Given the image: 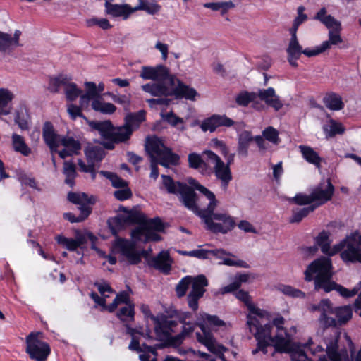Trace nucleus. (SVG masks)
<instances>
[{
  "mask_svg": "<svg viewBox=\"0 0 361 361\" xmlns=\"http://www.w3.org/2000/svg\"><path fill=\"white\" fill-rule=\"evenodd\" d=\"M162 184L170 194L179 195L183 204L193 213L200 216L203 213H210L219 204L213 192L202 185L193 178H188L187 183L175 182L169 176L161 175Z\"/></svg>",
  "mask_w": 361,
  "mask_h": 361,
  "instance_id": "1",
  "label": "nucleus"
},
{
  "mask_svg": "<svg viewBox=\"0 0 361 361\" xmlns=\"http://www.w3.org/2000/svg\"><path fill=\"white\" fill-rule=\"evenodd\" d=\"M269 320L268 317L261 319L257 317V325L256 330H250L257 341V348L252 350V354L261 351L264 354H270L271 356L275 353H290L293 348L291 344V336L287 333L283 327L284 319L278 317L273 319V323H264Z\"/></svg>",
  "mask_w": 361,
  "mask_h": 361,
  "instance_id": "2",
  "label": "nucleus"
},
{
  "mask_svg": "<svg viewBox=\"0 0 361 361\" xmlns=\"http://www.w3.org/2000/svg\"><path fill=\"white\" fill-rule=\"evenodd\" d=\"M133 223L140 224L131 232V237L135 242H157L161 240L158 233L164 231L165 225L159 218L147 219L142 213L130 210L108 221L109 228L114 235H116L126 225Z\"/></svg>",
  "mask_w": 361,
  "mask_h": 361,
  "instance_id": "3",
  "label": "nucleus"
},
{
  "mask_svg": "<svg viewBox=\"0 0 361 361\" xmlns=\"http://www.w3.org/2000/svg\"><path fill=\"white\" fill-rule=\"evenodd\" d=\"M305 280L310 281L314 279V288L316 290H324L329 293L332 290H336L344 298H350L355 295L359 290V288L355 287L351 290L346 288L338 285L331 281V262L329 257H321L312 262L305 271Z\"/></svg>",
  "mask_w": 361,
  "mask_h": 361,
  "instance_id": "4",
  "label": "nucleus"
},
{
  "mask_svg": "<svg viewBox=\"0 0 361 361\" xmlns=\"http://www.w3.org/2000/svg\"><path fill=\"white\" fill-rule=\"evenodd\" d=\"M200 319L202 320L199 324L201 332H197L196 337L198 342L204 345L211 354L200 350L197 351V354L207 361H216V359L226 361L224 353L226 348L217 342L210 330V328L214 329L225 326V322L217 316L205 312L200 313Z\"/></svg>",
  "mask_w": 361,
  "mask_h": 361,
  "instance_id": "5",
  "label": "nucleus"
},
{
  "mask_svg": "<svg viewBox=\"0 0 361 361\" xmlns=\"http://www.w3.org/2000/svg\"><path fill=\"white\" fill-rule=\"evenodd\" d=\"M254 279V276L251 274H238L230 284L221 288L219 290V293L222 295L233 293L235 297L246 305L249 310L247 324L250 330L257 329V317L261 319L268 317V312L259 308L252 302L248 292L239 289L243 283H249L251 279Z\"/></svg>",
  "mask_w": 361,
  "mask_h": 361,
  "instance_id": "6",
  "label": "nucleus"
},
{
  "mask_svg": "<svg viewBox=\"0 0 361 361\" xmlns=\"http://www.w3.org/2000/svg\"><path fill=\"white\" fill-rule=\"evenodd\" d=\"M310 310L320 312L318 320L319 324L325 328L341 326L348 322L353 315L350 306L345 305L334 309L327 299L321 300L318 305H311Z\"/></svg>",
  "mask_w": 361,
  "mask_h": 361,
  "instance_id": "7",
  "label": "nucleus"
},
{
  "mask_svg": "<svg viewBox=\"0 0 361 361\" xmlns=\"http://www.w3.org/2000/svg\"><path fill=\"white\" fill-rule=\"evenodd\" d=\"M192 289L188 295V304L193 311L198 309V301L205 293V287L208 286V281L204 275L197 276H186L183 278L176 287V294L179 298L184 296L189 286Z\"/></svg>",
  "mask_w": 361,
  "mask_h": 361,
  "instance_id": "8",
  "label": "nucleus"
},
{
  "mask_svg": "<svg viewBox=\"0 0 361 361\" xmlns=\"http://www.w3.org/2000/svg\"><path fill=\"white\" fill-rule=\"evenodd\" d=\"M145 149L151 160L159 161V164L168 168L170 165L178 164L180 157L166 147L161 138L157 136L148 137L146 139Z\"/></svg>",
  "mask_w": 361,
  "mask_h": 361,
  "instance_id": "9",
  "label": "nucleus"
},
{
  "mask_svg": "<svg viewBox=\"0 0 361 361\" xmlns=\"http://www.w3.org/2000/svg\"><path fill=\"white\" fill-rule=\"evenodd\" d=\"M25 353L33 361H47L51 354V347L43 340V333L31 332L25 338Z\"/></svg>",
  "mask_w": 361,
  "mask_h": 361,
  "instance_id": "10",
  "label": "nucleus"
},
{
  "mask_svg": "<svg viewBox=\"0 0 361 361\" xmlns=\"http://www.w3.org/2000/svg\"><path fill=\"white\" fill-rule=\"evenodd\" d=\"M314 19L321 22L329 30V39L322 43L325 51L333 45H338L343 42L341 36V23L332 16L327 14L326 8H322L315 15Z\"/></svg>",
  "mask_w": 361,
  "mask_h": 361,
  "instance_id": "11",
  "label": "nucleus"
},
{
  "mask_svg": "<svg viewBox=\"0 0 361 361\" xmlns=\"http://www.w3.org/2000/svg\"><path fill=\"white\" fill-rule=\"evenodd\" d=\"M200 217L204 221L206 228L214 233H227L235 225L233 218L227 213L206 212Z\"/></svg>",
  "mask_w": 361,
  "mask_h": 361,
  "instance_id": "12",
  "label": "nucleus"
},
{
  "mask_svg": "<svg viewBox=\"0 0 361 361\" xmlns=\"http://www.w3.org/2000/svg\"><path fill=\"white\" fill-rule=\"evenodd\" d=\"M326 336L324 341L326 345V352L331 361H361V347L358 350L355 359H348L347 350L338 349V341L340 337V332L336 329H331L329 332L326 331Z\"/></svg>",
  "mask_w": 361,
  "mask_h": 361,
  "instance_id": "13",
  "label": "nucleus"
},
{
  "mask_svg": "<svg viewBox=\"0 0 361 361\" xmlns=\"http://www.w3.org/2000/svg\"><path fill=\"white\" fill-rule=\"evenodd\" d=\"M203 154L207 161L213 164V170L215 176L221 181V188L224 191L228 188V184L232 180V173L228 165L226 164L221 158L211 150H205Z\"/></svg>",
  "mask_w": 361,
  "mask_h": 361,
  "instance_id": "14",
  "label": "nucleus"
},
{
  "mask_svg": "<svg viewBox=\"0 0 361 361\" xmlns=\"http://www.w3.org/2000/svg\"><path fill=\"white\" fill-rule=\"evenodd\" d=\"M114 250L123 260L130 264H138L141 261L142 255L145 253V251L140 252L137 250L135 243L123 238H118L116 240Z\"/></svg>",
  "mask_w": 361,
  "mask_h": 361,
  "instance_id": "15",
  "label": "nucleus"
},
{
  "mask_svg": "<svg viewBox=\"0 0 361 361\" xmlns=\"http://www.w3.org/2000/svg\"><path fill=\"white\" fill-rule=\"evenodd\" d=\"M140 76L143 80H152L153 81H169L171 85L175 84L174 77L169 74V69L163 66H143Z\"/></svg>",
  "mask_w": 361,
  "mask_h": 361,
  "instance_id": "16",
  "label": "nucleus"
},
{
  "mask_svg": "<svg viewBox=\"0 0 361 361\" xmlns=\"http://www.w3.org/2000/svg\"><path fill=\"white\" fill-rule=\"evenodd\" d=\"M356 235H351L342 240L341 257L346 262H361V247L355 244Z\"/></svg>",
  "mask_w": 361,
  "mask_h": 361,
  "instance_id": "17",
  "label": "nucleus"
},
{
  "mask_svg": "<svg viewBox=\"0 0 361 361\" xmlns=\"http://www.w3.org/2000/svg\"><path fill=\"white\" fill-rule=\"evenodd\" d=\"M334 192V187L329 180L320 183L311 191L313 207L315 209L331 200Z\"/></svg>",
  "mask_w": 361,
  "mask_h": 361,
  "instance_id": "18",
  "label": "nucleus"
},
{
  "mask_svg": "<svg viewBox=\"0 0 361 361\" xmlns=\"http://www.w3.org/2000/svg\"><path fill=\"white\" fill-rule=\"evenodd\" d=\"M153 319L155 324L154 330L160 338H169L178 326V321L166 315L157 316Z\"/></svg>",
  "mask_w": 361,
  "mask_h": 361,
  "instance_id": "19",
  "label": "nucleus"
},
{
  "mask_svg": "<svg viewBox=\"0 0 361 361\" xmlns=\"http://www.w3.org/2000/svg\"><path fill=\"white\" fill-rule=\"evenodd\" d=\"M42 137L51 153L57 152L63 137L55 132L54 126L50 122L44 123L42 128Z\"/></svg>",
  "mask_w": 361,
  "mask_h": 361,
  "instance_id": "20",
  "label": "nucleus"
},
{
  "mask_svg": "<svg viewBox=\"0 0 361 361\" xmlns=\"http://www.w3.org/2000/svg\"><path fill=\"white\" fill-rule=\"evenodd\" d=\"M68 200L74 204L78 205V208L81 213L84 210L87 212V216L92 212L91 204H94L95 199L93 196L89 197L84 192H69Z\"/></svg>",
  "mask_w": 361,
  "mask_h": 361,
  "instance_id": "21",
  "label": "nucleus"
},
{
  "mask_svg": "<svg viewBox=\"0 0 361 361\" xmlns=\"http://www.w3.org/2000/svg\"><path fill=\"white\" fill-rule=\"evenodd\" d=\"M132 129L129 128L125 123L118 128L114 127L111 141H103L104 147L108 149H113L115 143L126 142L132 135Z\"/></svg>",
  "mask_w": 361,
  "mask_h": 361,
  "instance_id": "22",
  "label": "nucleus"
},
{
  "mask_svg": "<svg viewBox=\"0 0 361 361\" xmlns=\"http://www.w3.org/2000/svg\"><path fill=\"white\" fill-rule=\"evenodd\" d=\"M172 259L168 251L162 250L157 256L151 258L148 264L161 272L167 274L171 269Z\"/></svg>",
  "mask_w": 361,
  "mask_h": 361,
  "instance_id": "23",
  "label": "nucleus"
},
{
  "mask_svg": "<svg viewBox=\"0 0 361 361\" xmlns=\"http://www.w3.org/2000/svg\"><path fill=\"white\" fill-rule=\"evenodd\" d=\"M257 98L264 102L267 106L273 108L275 111H279L283 107V102L273 87L259 89L257 92Z\"/></svg>",
  "mask_w": 361,
  "mask_h": 361,
  "instance_id": "24",
  "label": "nucleus"
},
{
  "mask_svg": "<svg viewBox=\"0 0 361 361\" xmlns=\"http://www.w3.org/2000/svg\"><path fill=\"white\" fill-rule=\"evenodd\" d=\"M105 8L107 14L114 18H121L124 20H127L130 15L135 12L134 7H132L128 4H113L109 1H106Z\"/></svg>",
  "mask_w": 361,
  "mask_h": 361,
  "instance_id": "25",
  "label": "nucleus"
},
{
  "mask_svg": "<svg viewBox=\"0 0 361 361\" xmlns=\"http://www.w3.org/2000/svg\"><path fill=\"white\" fill-rule=\"evenodd\" d=\"M330 233L326 231H322L315 238V243L321 247L322 252L329 255H334L341 251L343 244H337L333 247H330L331 240L329 239Z\"/></svg>",
  "mask_w": 361,
  "mask_h": 361,
  "instance_id": "26",
  "label": "nucleus"
},
{
  "mask_svg": "<svg viewBox=\"0 0 361 361\" xmlns=\"http://www.w3.org/2000/svg\"><path fill=\"white\" fill-rule=\"evenodd\" d=\"M60 145L64 147L63 149L61 151L57 150L59 156L61 159L78 154L81 150L80 142L69 136L63 137Z\"/></svg>",
  "mask_w": 361,
  "mask_h": 361,
  "instance_id": "27",
  "label": "nucleus"
},
{
  "mask_svg": "<svg viewBox=\"0 0 361 361\" xmlns=\"http://www.w3.org/2000/svg\"><path fill=\"white\" fill-rule=\"evenodd\" d=\"M169 81H157L143 85L142 90L152 96H169L171 94V90L167 87Z\"/></svg>",
  "mask_w": 361,
  "mask_h": 361,
  "instance_id": "28",
  "label": "nucleus"
},
{
  "mask_svg": "<svg viewBox=\"0 0 361 361\" xmlns=\"http://www.w3.org/2000/svg\"><path fill=\"white\" fill-rule=\"evenodd\" d=\"M129 349L132 350H136L137 352L145 351L144 353L140 355L139 357L141 361H157L156 356L157 352L154 348L151 346H148L147 345H143L142 349L140 346L139 341L135 338V337L132 338L131 342L128 346Z\"/></svg>",
  "mask_w": 361,
  "mask_h": 361,
  "instance_id": "29",
  "label": "nucleus"
},
{
  "mask_svg": "<svg viewBox=\"0 0 361 361\" xmlns=\"http://www.w3.org/2000/svg\"><path fill=\"white\" fill-rule=\"evenodd\" d=\"M171 90L170 96H175L176 98H185V99L195 101L197 96V92L192 87L185 85L180 80H177V85Z\"/></svg>",
  "mask_w": 361,
  "mask_h": 361,
  "instance_id": "30",
  "label": "nucleus"
},
{
  "mask_svg": "<svg viewBox=\"0 0 361 361\" xmlns=\"http://www.w3.org/2000/svg\"><path fill=\"white\" fill-rule=\"evenodd\" d=\"M212 255L218 259H222V262L220 264H224L227 266H234L243 268H247L249 266L247 263L241 259H234L231 258H226L225 256L231 255L229 252H227L224 249H214L208 250V255Z\"/></svg>",
  "mask_w": 361,
  "mask_h": 361,
  "instance_id": "31",
  "label": "nucleus"
},
{
  "mask_svg": "<svg viewBox=\"0 0 361 361\" xmlns=\"http://www.w3.org/2000/svg\"><path fill=\"white\" fill-rule=\"evenodd\" d=\"M257 92L242 91L235 97V102L241 106H247L250 103H252V107L260 110L264 106L257 101Z\"/></svg>",
  "mask_w": 361,
  "mask_h": 361,
  "instance_id": "32",
  "label": "nucleus"
},
{
  "mask_svg": "<svg viewBox=\"0 0 361 361\" xmlns=\"http://www.w3.org/2000/svg\"><path fill=\"white\" fill-rule=\"evenodd\" d=\"M89 126L92 129L96 130L99 132L101 137L104 139V141H111L114 130V126L111 121H92L89 122Z\"/></svg>",
  "mask_w": 361,
  "mask_h": 361,
  "instance_id": "33",
  "label": "nucleus"
},
{
  "mask_svg": "<svg viewBox=\"0 0 361 361\" xmlns=\"http://www.w3.org/2000/svg\"><path fill=\"white\" fill-rule=\"evenodd\" d=\"M20 32L16 30L14 36L0 32V51L9 52L19 44Z\"/></svg>",
  "mask_w": 361,
  "mask_h": 361,
  "instance_id": "34",
  "label": "nucleus"
},
{
  "mask_svg": "<svg viewBox=\"0 0 361 361\" xmlns=\"http://www.w3.org/2000/svg\"><path fill=\"white\" fill-rule=\"evenodd\" d=\"M85 92L80 95V104L82 107H87L90 101L99 99L100 97L96 89V84L93 82H85Z\"/></svg>",
  "mask_w": 361,
  "mask_h": 361,
  "instance_id": "35",
  "label": "nucleus"
},
{
  "mask_svg": "<svg viewBox=\"0 0 361 361\" xmlns=\"http://www.w3.org/2000/svg\"><path fill=\"white\" fill-rule=\"evenodd\" d=\"M56 240L59 245L66 247L69 251H76L85 242V238L82 235H79L75 239H73L59 235L56 237Z\"/></svg>",
  "mask_w": 361,
  "mask_h": 361,
  "instance_id": "36",
  "label": "nucleus"
},
{
  "mask_svg": "<svg viewBox=\"0 0 361 361\" xmlns=\"http://www.w3.org/2000/svg\"><path fill=\"white\" fill-rule=\"evenodd\" d=\"M87 165H95L100 162L104 157V151L99 146L89 145L85 149Z\"/></svg>",
  "mask_w": 361,
  "mask_h": 361,
  "instance_id": "37",
  "label": "nucleus"
},
{
  "mask_svg": "<svg viewBox=\"0 0 361 361\" xmlns=\"http://www.w3.org/2000/svg\"><path fill=\"white\" fill-rule=\"evenodd\" d=\"M288 53V61L293 67L298 66L297 61L302 54V48L300 45L298 40H290L288 47L286 49Z\"/></svg>",
  "mask_w": 361,
  "mask_h": 361,
  "instance_id": "38",
  "label": "nucleus"
},
{
  "mask_svg": "<svg viewBox=\"0 0 361 361\" xmlns=\"http://www.w3.org/2000/svg\"><path fill=\"white\" fill-rule=\"evenodd\" d=\"M13 98V93L8 89H0V115H8L11 111L9 104Z\"/></svg>",
  "mask_w": 361,
  "mask_h": 361,
  "instance_id": "39",
  "label": "nucleus"
},
{
  "mask_svg": "<svg viewBox=\"0 0 361 361\" xmlns=\"http://www.w3.org/2000/svg\"><path fill=\"white\" fill-rule=\"evenodd\" d=\"M254 140L250 132L244 130L238 135V152L239 154L246 157L251 142Z\"/></svg>",
  "mask_w": 361,
  "mask_h": 361,
  "instance_id": "40",
  "label": "nucleus"
},
{
  "mask_svg": "<svg viewBox=\"0 0 361 361\" xmlns=\"http://www.w3.org/2000/svg\"><path fill=\"white\" fill-rule=\"evenodd\" d=\"M302 157L309 163L319 167L322 159L318 153L315 152L311 147L306 145H300L298 147Z\"/></svg>",
  "mask_w": 361,
  "mask_h": 361,
  "instance_id": "41",
  "label": "nucleus"
},
{
  "mask_svg": "<svg viewBox=\"0 0 361 361\" xmlns=\"http://www.w3.org/2000/svg\"><path fill=\"white\" fill-rule=\"evenodd\" d=\"M12 147L16 152L23 156H28L31 153V149L25 143L23 136L13 133L11 136Z\"/></svg>",
  "mask_w": 361,
  "mask_h": 361,
  "instance_id": "42",
  "label": "nucleus"
},
{
  "mask_svg": "<svg viewBox=\"0 0 361 361\" xmlns=\"http://www.w3.org/2000/svg\"><path fill=\"white\" fill-rule=\"evenodd\" d=\"M161 6L155 0H139V4L134 7V11H144L149 15H154L160 11Z\"/></svg>",
  "mask_w": 361,
  "mask_h": 361,
  "instance_id": "43",
  "label": "nucleus"
},
{
  "mask_svg": "<svg viewBox=\"0 0 361 361\" xmlns=\"http://www.w3.org/2000/svg\"><path fill=\"white\" fill-rule=\"evenodd\" d=\"M188 164L190 168L198 170L202 174H207L209 170L202 159L201 156L197 153H190L188 154Z\"/></svg>",
  "mask_w": 361,
  "mask_h": 361,
  "instance_id": "44",
  "label": "nucleus"
},
{
  "mask_svg": "<svg viewBox=\"0 0 361 361\" xmlns=\"http://www.w3.org/2000/svg\"><path fill=\"white\" fill-rule=\"evenodd\" d=\"M145 118V111L143 110H140L137 113H130L126 115L125 117V124L132 131L137 129L140 123Z\"/></svg>",
  "mask_w": 361,
  "mask_h": 361,
  "instance_id": "45",
  "label": "nucleus"
},
{
  "mask_svg": "<svg viewBox=\"0 0 361 361\" xmlns=\"http://www.w3.org/2000/svg\"><path fill=\"white\" fill-rule=\"evenodd\" d=\"M323 100L326 106L333 111L341 110L344 106L341 96L334 92L327 94Z\"/></svg>",
  "mask_w": 361,
  "mask_h": 361,
  "instance_id": "46",
  "label": "nucleus"
},
{
  "mask_svg": "<svg viewBox=\"0 0 361 361\" xmlns=\"http://www.w3.org/2000/svg\"><path fill=\"white\" fill-rule=\"evenodd\" d=\"M91 106L94 111L104 114H112L116 110V107L114 104L102 102L101 97L99 99H94V101L92 102Z\"/></svg>",
  "mask_w": 361,
  "mask_h": 361,
  "instance_id": "47",
  "label": "nucleus"
},
{
  "mask_svg": "<svg viewBox=\"0 0 361 361\" xmlns=\"http://www.w3.org/2000/svg\"><path fill=\"white\" fill-rule=\"evenodd\" d=\"M117 317L123 322H129L134 320V304H126L121 307L116 313Z\"/></svg>",
  "mask_w": 361,
  "mask_h": 361,
  "instance_id": "48",
  "label": "nucleus"
},
{
  "mask_svg": "<svg viewBox=\"0 0 361 361\" xmlns=\"http://www.w3.org/2000/svg\"><path fill=\"white\" fill-rule=\"evenodd\" d=\"M315 207L312 204L302 208H296L293 209L292 216L290 219V223H299L310 213L315 210Z\"/></svg>",
  "mask_w": 361,
  "mask_h": 361,
  "instance_id": "49",
  "label": "nucleus"
},
{
  "mask_svg": "<svg viewBox=\"0 0 361 361\" xmlns=\"http://www.w3.org/2000/svg\"><path fill=\"white\" fill-rule=\"evenodd\" d=\"M28 121L29 115L25 108L21 107L16 112L14 121L22 130L29 128Z\"/></svg>",
  "mask_w": 361,
  "mask_h": 361,
  "instance_id": "50",
  "label": "nucleus"
},
{
  "mask_svg": "<svg viewBox=\"0 0 361 361\" xmlns=\"http://www.w3.org/2000/svg\"><path fill=\"white\" fill-rule=\"evenodd\" d=\"M204 6L210 8L212 11H219L222 15L226 13L228 10L235 7L234 4L231 1L221 2H210L204 4Z\"/></svg>",
  "mask_w": 361,
  "mask_h": 361,
  "instance_id": "51",
  "label": "nucleus"
},
{
  "mask_svg": "<svg viewBox=\"0 0 361 361\" xmlns=\"http://www.w3.org/2000/svg\"><path fill=\"white\" fill-rule=\"evenodd\" d=\"M63 90L66 99L71 102L75 101L79 96L82 95V90L71 80L68 81Z\"/></svg>",
  "mask_w": 361,
  "mask_h": 361,
  "instance_id": "52",
  "label": "nucleus"
},
{
  "mask_svg": "<svg viewBox=\"0 0 361 361\" xmlns=\"http://www.w3.org/2000/svg\"><path fill=\"white\" fill-rule=\"evenodd\" d=\"M63 174L66 176L65 183L72 187L76 176L75 166L73 162L65 161L63 163Z\"/></svg>",
  "mask_w": 361,
  "mask_h": 361,
  "instance_id": "53",
  "label": "nucleus"
},
{
  "mask_svg": "<svg viewBox=\"0 0 361 361\" xmlns=\"http://www.w3.org/2000/svg\"><path fill=\"white\" fill-rule=\"evenodd\" d=\"M68 80H71V78L65 75H60L56 78H51L49 89L51 92H57L61 87L64 88Z\"/></svg>",
  "mask_w": 361,
  "mask_h": 361,
  "instance_id": "54",
  "label": "nucleus"
},
{
  "mask_svg": "<svg viewBox=\"0 0 361 361\" xmlns=\"http://www.w3.org/2000/svg\"><path fill=\"white\" fill-rule=\"evenodd\" d=\"M195 327V324L192 322L183 324L181 333L172 337L171 341L175 345L180 344L185 337L189 336L194 331Z\"/></svg>",
  "mask_w": 361,
  "mask_h": 361,
  "instance_id": "55",
  "label": "nucleus"
},
{
  "mask_svg": "<svg viewBox=\"0 0 361 361\" xmlns=\"http://www.w3.org/2000/svg\"><path fill=\"white\" fill-rule=\"evenodd\" d=\"M121 304H133L130 300V297L128 293L123 291L117 294L112 303L109 305V312H113L116 310L117 307Z\"/></svg>",
  "mask_w": 361,
  "mask_h": 361,
  "instance_id": "56",
  "label": "nucleus"
},
{
  "mask_svg": "<svg viewBox=\"0 0 361 361\" xmlns=\"http://www.w3.org/2000/svg\"><path fill=\"white\" fill-rule=\"evenodd\" d=\"M218 121V114H214L212 116L204 119L202 121L200 128L204 132H214L217 128L219 127Z\"/></svg>",
  "mask_w": 361,
  "mask_h": 361,
  "instance_id": "57",
  "label": "nucleus"
},
{
  "mask_svg": "<svg viewBox=\"0 0 361 361\" xmlns=\"http://www.w3.org/2000/svg\"><path fill=\"white\" fill-rule=\"evenodd\" d=\"M262 137L267 140L268 142L275 145H278L280 142V139L279 137V132L277 131L276 129L271 126L266 128L262 131Z\"/></svg>",
  "mask_w": 361,
  "mask_h": 361,
  "instance_id": "58",
  "label": "nucleus"
},
{
  "mask_svg": "<svg viewBox=\"0 0 361 361\" xmlns=\"http://www.w3.org/2000/svg\"><path fill=\"white\" fill-rule=\"evenodd\" d=\"M323 129L326 134L331 137L336 134L343 133L344 131L342 125L334 121H330L329 123L324 126Z\"/></svg>",
  "mask_w": 361,
  "mask_h": 361,
  "instance_id": "59",
  "label": "nucleus"
},
{
  "mask_svg": "<svg viewBox=\"0 0 361 361\" xmlns=\"http://www.w3.org/2000/svg\"><path fill=\"white\" fill-rule=\"evenodd\" d=\"M99 173L103 176L106 177V178L109 179L111 182L112 185L114 188H125L127 186V183L114 173L101 171Z\"/></svg>",
  "mask_w": 361,
  "mask_h": 361,
  "instance_id": "60",
  "label": "nucleus"
},
{
  "mask_svg": "<svg viewBox=\"0 0 361 361\" xmlns=\"http://www.w3.org/2000/svg\"><path fill=\"white\" fill-rule=\"evenodd\" d=\"M278 290L283 294L292 298H304L305 293L300 290L288 285H280Z\"/></svg>",
  "mask_w": 361,
  "mask_h": 361,
  "instance_id": "61",
  "label": "nucleus"
},
{
  "mask_svg": "<svg viewBox=\"0 0 361 361\" xmlns=\"http://www.w3.org/2000/svg\"><path fill=\"white\" fill-rule=\"evenodd\" d=\"M290 202H293L298 205H311L313 204L312 194L298 193L294 197L290 199Z\"/></svg>",
  "mask_w": 361,
  "mask_h": 361,
  "instance_id": "62",
  "label": "nucleus"
},
{
  "mask_svg": "<svg viewBox=\"0 0 361 361\" xmlns=\"http://www.w3.org/2000/svg\"><path fill=\"white\" fill-rule=\"evenodd\" d=\"M86 107H82L80 105L78 106L73 104H69L67 106V111L70 116V117L73 120H75L78 117H82L83 115L82 114L81 109H85Z\"/></svg>",
  "mask_w": 361,
  "mask_h": 361,
  "instance_id": "63",
  "label": "nucleus"
},
{
  "mask_svg": "<svg viewBox=\"0 0 361 361\" xmlns=\"http://www.w3.org/2000/svg\"><path fill=\"white\" fill-rule=\"evenodd\" d=\"M254 140L255 141L261 153H265L266 152L271 150V146L269 143L262 136H255L254 137Z\"/></svg>",
  "mask_w": 361,
  "mask_h": 361,
  "instance_id": "64",
  "label": "nucleus"
}]
</instances>
